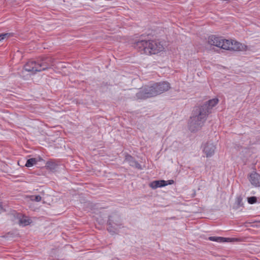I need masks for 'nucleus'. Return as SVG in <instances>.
Masks as SVG:
<instances>
[{
  "label": "nucleus",
  "mask_w": 260,
  "mask_h": 260,
  "mask_svg": "<svg viewBox=\"0 0 260 260\" xmlns=\"http://www.w3.org/2000/svg\"><path fill=\"white\" fill-rule=\"evenodd\" d=\"M218 102V99L214 98L193 108L188 122L189 128L191 132H196L201 128L208 116L212 113L213 108Z\"/></svg>",
  "instance_id": "obj_1"
},
{
  "label": "nucleus",
  "mask_w": 260,
  "mask_h": 260,
  "mask_svg": "<svg viewBox=\"0 0 260 260\" xmlns=\"http://www.w3.org/2000/svg\"><path fill=\"white\" fill-rule=\"evenodd\" d=\"M170 88V83L167 81L156 82L143 86L136 94V96L138 99L145 100L159 95Z\"/></svg>",
  "instance_id": "obj_2"
},
{
  "label": "nucleus",
  "mask_w": 260,
  "mask_h": 260,
  "mask_svg": "<svg viewBox=\"0 0 260 260\" xmlns=\"http://www.w3.org/2000/svg\"><path fill=\"white\" fill-rule=\"evenodd\" d=\"M142 35L133 44L134 48L141 54H155L162 51L163 47L159 42L149 38L144 39Z\"/></svg>",
  "instance_id": "obj_3"
},
{
  "label": "nucleus",
  "mask_w": 260,
  "mask_h": 260,
  "mask_svg": "<svg viewBox=\"0 0 260 260\" xmlns=\"http://www.w3.org/2000/svg\"><path fill=\"white\" fill-rule=\"evenodd\" d=\"M54 58L50 56H42L36 60H29L24 66L27 72L35 74L38 72L45 71L53 66Z\"/></svg>",
  "instance_id": "obj_4"
},
{
  "label": "nucleus",
  "mask_w": 260,
  "mask_h": 260,
  "mask_svg": "<svg viewBox=\"0 0 260 260\" xmlns=\"http://www.w3.org/2000/svg\"><path fill=\"white\" fill-rule=\"evenodd\" d=\"M122 224L121 218L117 212H114L108 216L107 230L111 234L114 235L117 233Z\"/></svg>",
  "instance_id": "obj_5"
},
{
  "label": "nucleus",
  "mask_w": 260,
  "mask_h": 260,
  "mask_svg": "<svg viewBox=\"0 0 260 260\" xmlns=\"http://www.w3.org/2000/svg\"><path fill=\"white\" fill-rule=\"evenodd\" d=\"M10 216L12 220L23 226L29 225L31 222V220L27 216L15 210L11 212Z\"/></svg>",
  "instance_id": "obj_6"
},
{
  "label": "nucleus",
  "mask_w": 260,
  "mask_h": 260,
  "mask_svg": "<svg viewBox=\"0 0 260 260\" xmlns=\"http://www.w3.org/2000/svg\"><path fill=\"white\" fill-rule=\"evenodd\" d=\"M124 161L128 163L132 167L135 168L138 170L143 169L142 166L138 162L134 157L128 153H126L124 155Z\"/></svg>",
  "instance_id": "obj_7"
},
{
  "label": "nucleus",
  "mask_w": 260,
  "mask_h": 260,
  "mask_svg": "<svg viewBox=\"0 0 260 260\" xmlns=\"http://www.w3.org/2000/svg\"><path fill=\"white\" fill-rule=\"evenodd\" d=\"M248 179L253 186L260 187V174L253 171L248 175Z\"/></svg>",
  "instance_id": "obj_8"
},
{
  "label": "nucleus",
  "mask_w": 260,
  "mask_h": 260,
  "mask_svg": "<svg viewBox=\"0 0 260 260\" xmlns=\"http://www.w3.org/2000/svg\"><path fill=\"white\" fill-rule=\"evenodd\" d=\"M215 146L212 143H206L203 148V152L206 154L207 157L212 156L215 152Z\"/></svg>",
  "instance_id": "obj_9"
},
{
  "label": "nucleus",
  "mask_w": 260,
  "mask_h": 260,
  "mask_svg": "<svg viewBox=\"0 0 260 260\" xmlns=\"http://www.w3.org/2000/svg\"><path fill=\"white\" fill-rule=\"evenodd\" d=\"M221 39L220 37H216L215 35H211L208 38V43L209 44L213 46L220 47L221 45Z\"/></svg>",
  "instance_id": "obj_10"
},
{
  "label": "nucleus",
  "mask_w": 260,
  "mask_h": 260,
  "mask_svg": "<svg viewBox=\"0 0 260 260\" xmlns=\"http://www.w3.org/2000/svg\"><path fill=\"white\" fill-rule=\"evenodd\" d=\"M166 186V181L164 180H155L149 183V186L152 189L162 187Z\"/></svg>",
  "instance_id": "obj_11"
},
{
  "label": "nucleus",
  "mask_w": 260,
  "mask_h": 260,
  "mask_svg": "<svg viewBox=\"0 0 260 260\" xmlns=\"http://www.w3.org/2000/svg\"><path fill=\"white\" fill-rule=\"evenodd\" d=\"M232 46V42L228 40H223L221 39V45L220 46V48L224 49L231 50V47Z\"/></svg>",
  "instance_id": "obj_12"
},
{
  "label": "nucleus",
  "mask_w": 260,
  "mask_h": 260,
  "mask_svg": "<svg viewBox=\"0 0 260 260\" xmlns=\"http://www.w3.org/2000/svg\"><path fill=\"white\" fill-rule=\"evenodd\" d=\"M229 238H224L221 237L211 236L208 238V240L211 241H215L219 243H223L229 242L230 240Z\"/></svg>",
  "instance_id": "obj_13"
},
{
  "label": "nucleus",
  "mask_w": 260,
  "mask_h": 260,
  "mask_svg": "<svg viewBox=\"0 0 260 260\" xmlns=\"http://www.w3.org/2000/svg\"><path fill=\"white\" fill-rule=\"evenodd\" d=\"M58 166V164L53 160H49L46 163L45 167L47 170L51 171H55Z\"/></svg>",
  "instance_id": "obj_14"
},
{
  "label": "nucleus",
  "mask_w": 260,
  "mask_h": 260,
  "mask_svg": "<svg viewBox=\"0 0 260 260\" xmlns=\"http://www.w3.org/2000/svg\"><path fill=\"white\" fill-rule=\"evenodd\" d=\"M243 49V46L239 42H235L234 44L232 43V48L231 47V50L233 51H241Z\"/></svg>",
  "instance_id": "obj_15"
},
{
  "label": "nucleus",
  "mask_w": 260,
  "mask_h": 260,
  "mask_svg": "<svg viewBox=\"0 0 260 260\" xmlns=\"http://www.w3.org/2000/svg\"><path fill=\"white\" fill-rule=\"evenodd\" d=\"M243 198L241 196L237 197L235 202V208L238 209L240 207L243 206V203L242 202Z\"/></svg>",
  "instance_id": "obj_16"
},
{
  "label": "nucleus",
  "mask_w": 260,
  "mask_h": 260,
  "mask_svg": "<svg viewBox=\"0 0 260 260\" xmlns=\"http://www.w3.org/2000/svg\"><path fill=\"white\" fill-rule=\"evenodd\" d=\"M37 162L38 159L37 158H31L27 160L25 166L27 167H30L37 164Z\"/></svg>",
  "instance_id": "obj_17"
},
{
  "label": "nucleus",
  "mask_w": 260,
  "mask_h": 260,
  "mask_svg": "<svg viewBox=\"0 0 260 260\" xmlns=\"http://www.w3.org/2000/svg\"><path fill=\"white\" fill-rule=\"evenodd\" d=\"M107 215V213H105V211H100L99 212V217H97V221L101 224H103L105 222V220L104 218Z\"/></svg>",
  "instance_id": "obj_18"
},
{
  "label": "nucleus",
  "mask_w": 260,
  "mask_h": 260,
  "mask_svg": "<svg viewBox=\"0 0 260 260\" xmlns=\"http://www.w3.org/2000/svg\"><path fill=\"white\" fill-rule=\"evenodd\" d=\"M248 203L250 204H253L257 202V198L254 196L250 197L247 199Z\"/></svg>",
  "instance_id": "obj_19"
},
{
  "label": "nucleus",
  "mask_w": 260,
  "mask_h": 260,
  "mask_svg": "<svg viewBox=\"0 0 260 260\" xmlns=\"http://www.w3.org/2000/svg\"><path fill=\"white\" fill-rule=\"evenodd\" d=\"M31 200L35 202H40L42 200V197L40 195L31 196Z\"/></svg>",
  "instance_id": "obj_20"
},
{
  "label": "nucleus",
  "mask_w": 260,
  "mask_h": 260,
  "mask_svg": "<svg viewBox=\"0 0 260 260\" xmlns=\"http://www.w3.org/2000/svg\"><path fill=\"white\" fill-rule=\"evenodd\" d=\"M10 36V34L8 33L1 34H0V41L3 40L5 37Z\"/></svg>",
  "instance_id": "obj_21"
},
{
  "label": "nucleus",
  "mask_w": 260,
  "mask_h": 260,
  "mask_svg": "<svg viewBox=\"0 0 260 260\" xmlns=\"http://www.w3.org/2000/svg\"><path fill=\"white\" fill-rule=\"evenodd\" d=\"M174 181L173 180H169L166 181V186L168 185H172V184H174Z\"/></svg>",
  "instance_id": "obj_22"
},
{
  "label": "nucleus",
  "mask_w": 260,
  "mask_h": 260,
  "mask_svg": "<svg viewBox=\"0 0 260 260\" xmlns=\"http://www.w3.org/2000/svg\"><path fill=\"white\" fill-rule=\"evenodd\" d=\"M3 205L2 202H0V214L4 211Z\"/></svg>",
  "instance_id": "obj_23"
},
{
  "label": "nucleus",
  "mask_w": 260,
  "mask_h": 260,
  "mask_svg": "<svg viewBox=\"0 0 260 260\" xmlns=\"http://www.w3.org/2000/svg\"><path fill=\"white\" fill-rule=\"evenodd\" d=\"M38 159V161H44V159L41 157L40 156H39L38 158H37Z\"/></svg>",
  "instance_id": "obj_24"
},
{
  "label": "nucleus",
  "mask_w": 260,
  "mask_h": 260,
  "mask_svg": "<svg viewBox=\"0 0 260 260\" xmlns=\"http://www.w3.org/2000/svg\"><path fill=\"white\" fill-rule=\"evenodd\" d=\"M232 239L234 240V241H239V239L237 238H233Z\"/></svg>",
  "instance_id": "obj_25"
}]
</instances>
